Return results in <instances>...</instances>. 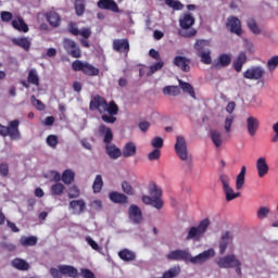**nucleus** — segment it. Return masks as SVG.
Instances as JSON below:
<instances>
[{
  "mask_svg": "<svg viewBox=\"0 0 278 278\" xmlns=\"http://www.w3.org/2000/svg\"><path fill=\"white\" fill-rule=\"evenodd\" d=\"M247 175V166H242L240 173L237 176L236 179V188L237 190H242V187L244 186V177Z\"/></svg>",
  "mask_w": 278,
  "mask_h": 278,
  "instance_id": "nucleus-40",
  "label": "nucleus"
},
{
  "mask_svg": "<svg viewBox=\"0 0 278 278\" xmlns=\"http://www.w3.org/2000/svg\"><path fill=\"white\" fill-rule=\"evenodd\" d=\"M65 187L61 182H56L51 186L50 192L52 197H62L64 194Z\"/></svg>",
  "mask_w": 278,
  "mask_h": 278,
  "instance_id": "nucleus-42",
  "label": "nucleus"
},
{
  "mask_svg": "<svg viewBox=\"0 0 278 278\" xmlns=\"http://www.w3.org/2000/svg\"><path fill=\"white\" fill-rule=\"evenodd\" d=\"M0 175L1 177H8L10 175V165L8 163L0 164Z\"/></svg>",
  "mask_w": 278,
  "mask_h": 278,
  "instance_id": "nucleus-58",
  "label": "nucleus"
},
{
  "mask_svg": "<svg viewBox=\"0 0 278 278\" xmlns=\"http://www.w3.org/2000/svg\"><path fill=\"white\" fill-rule=\"evenodd\" d=\"M27 83L31 84L33 86H40V77L38 76L36 68H31L28 72Z\"/></svg>",
  "mask_w": 278,
  "mask_h": 278,
  "instance_id": "nucleus-38",
  "label": "nucleus"
},
{
  "mask_svg": "<svg viewBox=\"0 0 278 278\" xmlns=\"http://www.w3.org/2000/svg\"><path fill=\"white\" fill-rule=\"evenodd\" d=\"M20 242L22 247H36V244H38V238L34 236L22 237Z\"/></svg>",
  "mask_w": 278,
  "mask_h": 278,
  "instance_id": "nucleus-43",
  "label": "nucleus"
},
{
  "mask_svg": "<svg viewBox=\"0 0 278 278\" xmlns=\"http://www.w3.org/2000/svg\"><path fill=\"white\" fill-rule=\"evenodd\" d=\"M151 146L154 149H162V147H164V139H162L161 137H155L154 139H152L151 141Z\"/></svg>",
  "mask_w": 278,
  "mask_h": 278,
  "instance_id": "nucleus-56",
  "label": "nucleus"
},
{
  "mask_svg": "<svg viewBox=\"0 0 278 278\" xmlns=\"http://www.w3.org/2000/svg\"><path fill=\"white\" fill-rule=\"evenodd\" d=\"M233 121H236L235 115H229L226 117L225 124H224V129L227 134H229V131H231V125H233Z\"/></svg>",
  "mask_w": 278,
  "mask_h": 278,
  "instance_id": "nucleus-51",
  "label": "nucleus"
},
{
  "mask_svg": "<svg viewBox=\"0 0 278 278\" xmlns=\"http://www.w3.org/2000/svg\"><path fill=\"white\" fill-rule=\"evenodd\" d=\"M179 25L181 29H190L194 25V16L190 13L185 14L179 18Z\"/></svg>",
  "mask_w": 278,
  "mask_h": 278,
  "instance_id": "nucleus-28",
  "label": "nucleus"
},
{
  "mask_svg": "<svg viewBox=\"0 0 278 278\" xmlns=\"http://www.w3.org/2000/svg\"><path fill=\"white\" fill-rule=\"evenodd\" d=\"M214 255H216V252H214V249H208L198 254L197 256L190 255L189 262H191V264H205V262H207L210 257H214Z\"/></svg>",
  "mask_w": 278,
  "mask_h": 278,
  "instance_id": "nucleus-12",
  "label": "nucleus"
},
{
  "mask_svg": "<svg viewBox=\"0 0 278 278\" xmlns=\"http://www.w3.org/2000/svg\"><path fill=\"white\" fill-rule=\"evenodd\" d=\"M46 142L48 147H51V149H55L58 147V136L55 135H49L46 139Z\"/></svg>",
  "mask_w": 278,
  "mask_h": 278,
  "instance_id": "nucleus-54",
  "label": "nucleus"
},
{
  "mask_svg": "<svg viewBox=\"0 0 278 278\" xmlns=\"http://www.w3.org/2000/svg\"><path fill=\"white\" fill-rule=\"evenodd\" d=\"M105 151L111 160H118L123 155V152L114 143L106 144Z\"/></svg>",
  "mask_w": 278,
  "mask_h": 278,
  "instance_id": "nucleus-26",
  "label": "nucleus"
},
{
  "mask_svg": "<svg viewBox=\"0 0 278 278\" xmlns=\"http://www.w3.org/2000/svg\"><path fill=\"white\" fill-rule=\"evenodd\" d=\"M175 152L182 162H188L189 166L192 164V156L188 154V144L186 138L178 136L175 143Z\"/></svg>",
  "mask_w": 278,
  "mask_h": 278,
  "instance_id": "nucleus-4",
  "label": "nucleus"
},
{
  "mask_svg": "<svg viewBox=\"0 0 278 278\" xmlns=\"http://www.w3.org/2000/svg\"><path fill=\"white\" fill-rule=\"evenodd\" d=\"M247 64V52H240L232 62V68L237 73H242V66Z\"/></svg>",
  "mask_w": 278,
  "mask_h": 278,
  "instance_id": "nucleus-18",
  "label": "nucleus"
},
{
  "mask_svg": "<svg viewBox=\"0 0 278 278\" xmlns=\"http://www.w3.org/2000/svg\"><path fill=\"white\" fill-rule=\"evenodd\" d=\"M70 34H72V36H79V28H77V24L74 23V22H71L68 24V27H67Z\"/></svg>",
  "mask_w": 278,
  "mask_h": 278,
  "instance_id": "nucleus-61",
  "label": "nucleus"
},
{
  "mask_svg": "<svg viewBox=\"0 0 278 278\" xmlns=\"http://www.w3.org/2000/svg\"><path fill=\"white\" fill-rule=\"evenodd\" d=\"M72 68L75 73L81 72L84 75H88L89 77H97L99 75V68L94 67L90 63H84L79 60H75L72 63Z\"/></svg>",
  "mask_w": 278,
  "mask_h": 278,
  "instance_id": "nucleus-5",
  "label": "nucleus"
},
{
  "mask_svg": "<svg viewBox=\"0 0 278 278\" xmlns=\"http://www.w3.org/2000/svg\"><path fill=\"white\" fill-rule=\"evenodd\" d=\"M50 275L53 278H62V276H63L62 269H60V267H58V268L52 267V268H50Z\"/></svg>",
  "mask_w": 278,
  "mask_h": 278,
  "instance_id": "nucleus-63",
  "label": "nucleus"
},
{
  "mask_svg": "<svg viewBox=\"0 0 278 278\" xmlns=\"http://www.w3.org/2000/svg\"><path fill=\"white\" fill-rule=\"evenodd\" d=\"M61 181H63V184H65L66 186L73 184V181H75V172L71 169H65L61 176Z\"/></svg>",
  "mask_w": 278,
  "mask_h": 278,
  "instance_id": "nucleus-37",
  "label": "nucleus"
},
{
  "mask_svg": "<svg viewBox=\"0 0 278 278\" xmlns=\"http://www.w3.org/2000/svg\"><path fill=\"white\" fill-rule=\"evenodd\" d=\"M226 29L236 36H242V22L237 16H229L226 22Z\"/></svg>",
  "mask_w": 278,
  "mask_h": 278,
  "instance_id": "nucleus-9",
  "label": "nucleus"
},
{
  "mask_svg": "<svg viewBox=\"0 0 278 278\" xmlns=\"http://www.w3.org/2000/svg\"><path fill=\"white\" fill-rule=\"evenodd\" d=\"M128 216L131 223L140 225L142 223V210L136 204H131L128 208Z\"/></svg>",
  "mask_w": 278,
  "mask_h": 278,
  "instance_id": "nucleus-13",
  "label": "nucleus"
},
{
  "mask_svg": "<svg viewBox=\"0 0 278 278\" xmlns=\"http://www.w3.org/2000/svg\"><path fill=\"white\" fill-rule=\"evenodd\" d=\"M118 257H121L123 262H134V260H136V253L128 249H124L118 252Z\"/></svg>",
  "mask_w": 278,
  "mask_h": 278,
  "instance_id": "nucleus-36",
  "label": "nucleus"
},
{
  "mask_svg": "<svg viewBox=\"0 0 278 278\" xmlns=\"http://www.w3.org/2000/svg\"><path fill=\"white\" fill-rule=\"evenodd\" d=\"M166 257L170 262H190V254L186 250H174L169 252Z\"/></svg>",
  "mask_w": 278,
  "mask_h": 278,
  "instance_id": "nucleus-10",
  "label": "nucleus"
},
{
  "mask_svg": "<svg viewBox=\"0 0 278 278\" xmlns=\"http://www.w3.org/2000/svg\"><path fill=\"white\" fill-rule=\"evenodd\" d=\"M79 194H81V192L79 191L78 186L74 185L68 188V191H67L68 199H77V198H79Z\"/></svg>",
  "mask_w": 278,
  "mask_h": 278,
  "instance_id": "nucleus-48",
  "label": "nucleus"
},
{
  "mask_svg": "<svg viewBox=\"0 0 278 278\" xmlns=\"http://www.w3.org/2000/svg\"><path fill=\"white\" fill-rule=\"evenodd\" d=\"M163 94L179 97L181 94V89L178 86H166L163 88Z\"/></svg>",
  "mask_w": 278,
  "mask_h": 278,
  "instance_id": "nucleus-41",
  "label": "nucleus"
},
{
  "mask_svg": "<svg viewBox=\"0 0 278 278\" xmlns=\"http://www.w3.org/2000/svg\"><path fill=\"white\" fill-rule=\"evenodd\" d=\"M86 242L93 249V251L101 252V247H99V243L94 241L91 237H86Z\"/></svg>",
  "mask_w": 278,
  "mask_h": 278,
  "instance_id": "nucleus-59",
  "label": "nucleus"
},
{
  "mask_svg": "<svg viewBox=\"0 0 278 278\" xmlns=\"http://www.w3.org/2000/svg\"><path fill=\"white\" fill-rule=\"evenodd\" d=\"M13 268H16L17 270H29V263H27L23 258H14L12 261Z\"/></svg>",
  "mask_w": 278,
  "mask_h": 278,
  "instance_id": "nucleus-39",
  "label": "nucleus"
},
{
  "mask_svg": "<svg viewBox=\"0 0 278 278\" xmlns=\"http://www.w3.org/2000/svg\"><path fill=\"white\" fill-rule=\"evenodd\" d=\"M136 143L135 142H128L125 144L122 151L123 157H134L136 155Z\"/></svg>",
  "mask_w": 278,
  "mask_h": 278,
  "instance_id": "nucleus-33",
  "label": "nucleus"
},
{
  "mask_svg": "<svg viewBox=\"0 0 278 278\" xmlns=\"http://www.w3.org/2000/svg\"><path fill=\"white\" fill-rule=\"evenodd\" d=\"M99 134H104L103 142L104 144H112V140H114V134L112 132V128L105 126V125H100L98 128Z\"/></svg>",
  "mask_w": 278,
  "mask_h": 278,
  "instance_id": "nucleus-19",
  "label": "nucleus"
},
{
  "mask_svg": "<svg viewBox=\"0 0 278 278\" xmlns=\"http://www.w3.org/2000/svg\"><path fill=\"white\" fill-rule=\"evenodd\" d=\"M256 170H257L258 177L261 178L266 177V175H268L269 167H268V163H266V157H260L256 161Z\"/></svg>",
  "mask_w": 278,
  "mask_h": 278,
  "instance_id": "nucleus-21",
  "label": "nucleus"
},
{
  "mask_svg": "<svg viewBox=\"0 0 278 278\" xmlns=\"http://www.w3.org/2000/svg\"><path fill=\"white\" fill-rule=\"evenodd\" d=\"M70 210H73L74 214H84L86 202L84 200H73L70 202Z\"/></svg>",
  "mask_w": 278,
  "mask_h": 278,
  "instance_id": "nucleus-23",
  "label": "nucleus"
},
{
  "mask_svg": "<svg viewBox=\"0 0 278 278\" xmlns=\"http://www.w3.org/2000/svg\"><path fill=\"white\" fill-rule=\"evenodd\" d=\"M215 262L219 268H236V266H242V263L238 260L236 254L219 257Z\"/></svg>",
  "mask_w": 278,
  "mask_h": 278,
  "instance_id": "nucleus-6",
  "label": "nucleus"
},
{
  "mask_svg": "<svg viewBox=\"0 0 278 278\" xmlns=\"http://www.w3.org/2000/svg\"><path fill=\"white\" fill-rule=\"evenodd\" d=\"M97 5L100 10H110L115 13L121 12L118 4L114 0H99Z\"/></svg>",
  "mask_w": 278,
  "mask_h": 278,
  "instance_id": "nucleus-17",
  "label": "nucleus"
},
{
  "mask_svg": "<svg viewBox=\"0 0 278 278\" xmlns=\"http://www.w3.org/2000/svg\"><path fill=\"white\" fill-rule=\"evenodd\" d=\"M173 64L182 71V73H190V59L178 55L174 58Z\"/></svg>",
  "mask_w": 278,
  "mask_h": 278,
  "instance_id": "nucleus-15",
  "label": "nucleus"
},
{
  "mask_svg": "<svg viewBox=\"0 0 278 278\" xmlns=\"http://www.w3.org/2000/svg\"><path fill=\"white\" fill-rule=\"evenodd\" d=\"M75 10L77 16H84V12H86V2H84V0H76Z\"/></svg>",
  "mask_w": 278,
  "mask_h": 278,
  "instance_id": "nucleus-46",
  "label": "nucleus"
},
{
  "mask_svg": "<svg viewBox=\"0 0 278 278\" xmlns=\"http://www.w3.org/2000/svg\"><path fill=\"white\" fill-rule=\"evenodd\" d=\"M245 127L249 136L252 138L255 137L257 131H260V118L255 116H249L245 119Z\"/></svg>",
  "mask_w": 278,
  "mask_h": 278,
  "instance_id": "nucleus-11",
  "label": "nucleus"
},
{
  "mask_svg": "<svg viewBox=\"0 0 278 278\" xmlns=\"http://www.w3.org/2000/svg\"><path fill=\"white\" fill-rule=\"evenodd\" d=\"M149 193L154 201H162V189L157 185H150Z\"/></svg>",
  "mask_w": 278,
  "mask_h": 278,
  "instance_id": "nucleus-35",
  "label": "nucleus"
},
{
  "mask_svg": "<svg viewBox=\"0 0 278 278\" xmlns=\"http://www.w3.org/2000/svg\"><path fill=\"white\" fill-rule=\"evenodd\" d=\"M247 25L250 31H252V34H255V35L262 34V29H260V26L257 25V22L255 21V18L253 17L248 18Z\"/></svg>",
  "mask_w": 278,
  "mask_h": 278,
  "instance_id": "nucleus-44",
  "label": "nucleus"
},
{
  "mask_svg": "<svg viewBox=\"0 0 278 278\" xmlns=\"http://www.w3.org/2000/svg\"><path fill=\"white\" fill-rule=\"evenodd\" d=\"M193 48L197 50L198 55L205 53L206 51H210V41L205 39H198Z\"/></svg>",
  "mask_w": 278,
  "mask_h": 278,
  "instance_id": "nucleus-30",
  "label": "nucleus"
},
{
  "mask_svg": "<svg viewBox=\"0 0 278 278\" xmlns=\"http://www.w3.org/2000/svg\"><path fill=\"white\" fill-rule=\"evenodd\" d=\"M80 276L83 278H94V273L90 269L83 268L80 269Z\"/></svg>",
  "mask_w": 278,
  "mask_h": 278,
  "instance_id": "nucleus-64",
  "label": "nucleus"
},
{
  "mask_svg": "<svg viewBox=\"0 0 278 278\" xmlns=\"http://www.w3.org/2000/svg\"><path fill=\"white\" fill-rule=\"evenodd\" d=\"M0 16L3 23H10V21H12V13L10 11H2Z\"/></svg>",
  "mask_w": 278,
  "mask_h": 278,
  "instance_id": "nucleus-62",
  "label": "nucleus"
},
{
  "mask_svg": "<svg viewBox=\"0 0 278 278\" xmlns=\"http://www.w3.org/2000/svg\"><path fill=\"white\" fill-rule=\"evenodd\" d=\"M122 190L128 197H134V194H135L134 187H131V184H129L127 181L122 182Z\"/></svg>",
  "mask_w": 278,
  "mask_h": 278,
  "instance_id": "nucleus-50",
  "label": "nucleus"
},
{
  "mask_svg": "<svg viewBox=\"0 0 278 278\" xmlns=\"http://www.w3.org/2000/svg\"><path fill=\"white\" fill-rule=\"evenodd\" d=\"M46 20L48 21L49 25L51 27H60L61 18L60 14H58L55 11H49L45 14Z\"/></svg>",
  "mask_w": 278,
  "mask_h": 278,
  "instance_id": "nucleus-24",
  "label": "nucleus"
},
{
  "mask_svg": "<svg viewBox=\"0 0 278 278\" xmlns=\"http://www.w3.org/2000/svg\"><path fill=\"white\" fill-rule=\"evenodd\" d=\"M89 110L91 112H99L101 115V121L109 125H114L116 123V116L118 115V104L116 102L111 101L108 104V100L101 96H94L90 103Z\"/></svg>",
  "mask_w": 278,
  "mask_h": 278,
  "instance_id": "nucleus-1",
  "label": "nucleus"
},
{
  "mask_svg": "<svg viewBox=\"0 0 278 278\" xmlns=\"http://www.w3.org/2000/svg\"><path fill=\"white\" fill-rule=\"evenodd\" d=\"M263 76H264V68H262L261 66H254L250 70H247L243 73L244 79H262Z\"/></svg>",
  "mask_w": 278,
  "mask_h": 278,
  "instance_id": "nucleus-16",
  "label": "nucleus"
},
{
  "mask_svg": "<svg viewBox=\"0 0 278 278\" xmlns=\"http://www.w3.org/2000/svg\"><path fill=\"white\" fill-rule=\"evenodd\" d=\"M63 48L65 49L67 55L71 58L79 59L81 58V48L73 39L64 38Z\"/></svg>",
  "mask_w": 278,
  "mask_h": 278,
  "instance_id": "nucleus-7",
  "label": "nucleus"
},
{
  "mask_svg": "<svg viewBox=\"0 0 278 278\" xmlns=\"http://www.w3.org/2000/svg\"><path fill=\"white\" fill-rule=\"evenodd\" d=\"M30 101H31L33 105H35V108L37 110H39V112H45V110H46L45 103H42V101L36 99V96H31Z\"/></svg>",
  "mask_w": 278,
  "mask_h": 278,
  "instance_id": "nucleus-53",
  "label": "nucleus"
},
{
  "mask_svg": "<svg viewBox=\"0 0 278 278\" xmlns=\"http://www.w3.org/2000/svg\"><path fill=\"white\" fill-rule=\"evenodd\" d=\"M59 270H61L62 275L65 277L71 278H78L79 277V270L71 265H59Z\"/></svg>",
  "mask_w": 278,
  "mask_h": 278,
  "instance_id": "nucleus-20",
  "label": "nucleus"
},
{
  "mask_svg": "<svg viewBox=\"0 0 278 278\" xmlns=\"http://www.w3.org/2000/svg\"><path fill=\"white\" fill-rule=\"evenodd\" d=\"M164 68V61H159L150 66V73H157V71H162Z\"/></svg>",
  "mask_w": 278,
  "mask_h": 278,
  "instance_id": "nucleus-60",
  "label": "nucleus"
},
{
  "mask_svg": "<svg viewBox=\"0 0 278 278\" xmlns=\"http://www.w3.org/2000/svg\"><path fill=\"white\" fill-rule=\"evenodd\" d=\"M277 66H278V55H275L268 60L267 68L268 71L273 72L275 71V68H277Z\"/></svg>",
  "mask_w": 278,
  "mask_h": 278,
  "instance_id": "nucleus-55",
  "label": "nucleus"
},
{
  "mask_svg": "<svg viewBox=\"0 0 278 278\" xmlns=\"http://www.w3.org/2000/svg\"><path fill=\"white\" fill-rule=\"evenodd\" d=\"M161 156L162 152L155 148L152 152L148 154V160H150V162H155V160H157Z\"/></svg>",
  "mask_w": 278,
  "mask_h": 278,
  "instance_id": "nucleus-57",
  "label": "nucleus"
},
{
  "mask_svg": "<svg viewBox=\"0 0 278 278\" xmlns=\"http://www.w3.org/2000/svg\"><path fill=\"white\" fill-rule=\"evenodd\" d=\"M103 189V177L101 175H97L92 185V190L94 194H98Z\"/></svg>",
  "mask_w": 278,
  "mask_h": 278,
  "instance_id": "nucleus-45",
  "label": "nucleus"
},
{
  "mask_svg": "<svg viewBox=\"0 0 278 278\" xmlns=\"http://www.w3.org/2000/svg\"><path fill=\"white\" fill-rule=\"evenodd\" d=\"M109 199L113 202V203H118L121 205H124L125 203L129 202V198L127 195H125V193H121L118 191H112L109 194Z\"/></svg>",
  "mask_w": 278,
  "mask_h": 278,
  "instance_id": "nucleus-22",
  "label": "nucleus"
},
{
  "mask_svg": "<svg viewBox=\"0 0 278 278\" xmlns=\"http://www.w3.org/2000/svg\"><path fill=\"white\" fill-rule=\"evenodd\" d=\"M20 125L21 122L18 119L11 121L8 126L0 124V136H3V138L9 136L10 140H21Z\"/></svg>",
  "mask_w": 278,
  "mask_h": 278,
  "instance_id": "nucleus-3",
  "label": "nucleus"
},
{
  "mask_svg": "<svg viewBox=\"0 0 278 278\" xmlns=\"http://www.w3.org/2000/svg\"><path fill=\"white\" fill-rule=\"evenodd\" d=\"M178 84L182 90V92H187L191 99H197V92L194 91V87L190 83H186L181 79L178 80Z\"/></svg>",
  "mask_w": 278,
  "mask_h": 278,
  "instance_id": "nucleus-31",
  "label": "nucleus"
},
{
  "mask_svg": "<svg viewBox=\"0 0 278 278\" xmlns=\"http://www.w3.org/2000/svg\"><path fill=\"white\" fill-rule=\"evenodd\" d=\"M229 64H231V55L223 53L218 56L217 63L215 64V68H227Z\"/></svg>",
  "mask_w": 278,
  "mask_h": 278,
  "instance_id": "nucleus-32",
  "label": "nucleus"
},
{
  "mask_svg": "<svg viewBox=\"0 0 278 278\" xmlns=\"http://www.w3.org/2000/svg\"><path fill=\"white\" fill-rule=\"evenodd\" d=\"M219 180L223 185V190L226 195V201H233V199H238V197H240V193L233 192V189L229 186V181H230L229 176L222 174L219 176Z\"/></svg>",
  "mask_w": 278,
  "mask_h": 278,
  "instance_id": "nucleus-8",
  "label": "nucleus"
},
{
  "mask_svg": "<svg viewBox=\"0 0 278 278\" xmlns=\"http://www.w3.org/2000/svg\"><path fill=\"white\" fill-rule=\"evenodd\" d=\"M270 214V208L268 206H261L256 213V216L260 220H264V218L268 217Z\"/></svg>",
  "mask_w": 278,
  "mask_h": 278,
  "instance_id": "nucleus-47",
  "label": "nucleus"
},
{
  "mask_svg": "<svg viewBox=\"0 0 278 278\" xmlns=\"http://www.w3.org/2000/svg\"><path fill=\"white\" fill-rule=\"evenodd\" d=\"M113 51L116 53H129V39H115L113 40Z\"/></svg>",
  "mask_w": 278,
  "mask_h": 278,
  "instance_id": "nucleus-14",
  "label": "nucleus"
},
{
  "mask_svg": "<svg viewBox=\"0 0 278 278\" xmlns=\"http://www.w3.org/2000/svg\"><path fill=\"white\" fill-rule=\"evenodd\" d=\"M198 55H199V58H201L202 64H212V51L211 50H208L206 52H202Z\"/></svg>",
  "mask_w": 278,
  "mask_h": 278,
  "instance_id": "nucleus-49",
  "label": "nucleus"
},
{
  "mask_svg": "<svg viewBox=\"0 0 278 278\" xmlns=\"http://www.w3.org/2000/svg\"><path fill=\"white\" fill-rule=\"evenodd\" d=\"M211 140L213 144L218 149L223 147V135L218 130H211L210 131Z\"/></svg>",
  "mask_w": 278,
  "mask_h": 278,
  "instance_id": "nucleus-34",
  "label": "nucleus"
},
{
  "mask_svg": "<svg viewBox=\"0 0 278 278\" xmlns=\"http://www.w3.org/2000/svg\"><path fill=\"white\" fill-rule=\"evenodd\" d=\"M141 201L144 205H152V207H155L156 210H162V207H164L163 200H154V198L149 195H142Z\"/></svg>",
  "mask_w": 278,
  "mask_h": 278,
  "instance_id": "nucleus-25",
  "label": "nucleus"
},
{
  "mask_svg": "<svg viewBox=\"0 0 278 278\" xmlns=\"http://www.w3.org/2000/svg\"><path fill=\"white\" fill-rule=\"evenodd\" d=\"M210 227V219L205 218L202 219L198 226L190 227L188 230V233L186 236V240L190 241L193 240V242H199L203 236H205V231H207V228Z\"/></svg>",
  "mask_w": 278,
  "mask_h": 278,
  "instance_id": "nucleus-2",
  "label": "nucleus"
},
{
  "mask_svg": "<svg viewBox=\"0 0 278 278\" xmlns=\"http://www.w3.org/2000/svg\"><path fill=\"white\" fill-rule=\"evenodd\" d=\"M166 5L172 10H184V4L179 0H168Z\"/></svg>",
  "mask_w": 278,
  "mask_h": 278,
  "instance_id": "nucleus-52",
  "label": "nucleus"
},
{
  "mask_svg": "<svg viewBox=\"0 0 278 278\" xmlns=\"http://www.w3.org/2000/svg\"><path fill=\"white\" fill-rule=\"evenodd\" d=\"M11 25L17 31H23L24 34H27V31H29V26L27 25V23H25V20H23V17H17L16 20H13L11 22Z\"/></svg>",
  "mask_w": 278,
  "mask_h": 278,
  "instance_id": "nucleus-27",
  "label": "nucleus"
},
{
  "mask_svg": "<svg viewBox=\"0 0 278 278\" xmlns=\"http://www.w3.org/2000/svg\"><path fill=\"white\" fill-rule=\"evenodd\" d=\"M12 42L15 45V47H21V49H24V51H29L31 48V41H29L27 37L13 38Z\"/></svg>",
  "mask_w": 278,
  "mask_h": 278,
  "instance_id": "nucleus-29",
  "label": "nucleus"
}]
</instances>
